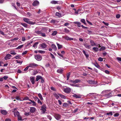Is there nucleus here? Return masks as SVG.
Here are the masks:
<instances>
[{
	"mask_svg": "<svg viewBox=\"0 0 121 121\" xmlns=\"http://www.w3.org/2000/svg\"><path fill=\"white\" fill-rule=\"evenodd\" d=\"M57 32L56 31H54L52 33V36H55L57 34Z\"/></svg>",
	"mask_w": 121,
	"mask_h": 121,
	"instance_id": "39",
	"label": "nucleus"
},
{
	"mask_svg": "<svg viewBox=\"0 0 121 121\" xmlns=\"http://www.w3.org/2000/svg\"><path fill=\"white\" fill-rule=\"evenodd\" d=\"M64 91L65 93H69L71 91V89L69 87L65 88L64 90Z\"/></svg>",
	"mask_w": 121,
	"mask_h": 121,
	"instance_id": "8",
	"label": "nucleus"
},
{
	"mask_svg": "<svg viewBox=\"0 0 121 121\" xmlns=\"http://www.w3.org/2000/svg\"><path fill=\"white\" fill-rule=\"evenodd\" d=\"M81 82V80L79 79H76L74 80H71L70 82L75 84Z\"/></svg>",
	"mask_w": 121,
	"mask_h": 121,
	"instance_id": "7",
	"label": "nucleus"
},
{
	"mask_svg": "<svg viewBox=\"0 0 121 121\" xmlns=\"http://www.w3.org/2000/svg\"><path fill=\"white\" fill-rule=\"evenodd\" d=\"M42 77L40 76H37L36 77V81H38L39 79H42Z\"/></svg>",
	"mask_w": 121,
	"mask_h": 121,
	"instance_id": "24",
	"label": "nucleus"
},
{
	"mask_svg": "<svg viewBox=\"0 0 121 121\" xmlns=\"http://www.w3.org/2000/svg\"><path fill=\"white\" fill-rule=\"evenodd\" d=\"M103 59L101 57H99L98 59V60L100 61H103Z\"/></svg>",
	"mask_w": 121,
	"mask_h": 121,
	"instance_id": "57",
	"label": "nucleus"
},
{
	"mask_svg": "<svg viewBox=\"0 0 121 121\" xmlns=\"http://www.w3.org/2000/svg\"><path fill=\"white\" fill-rule=\"evenodd\" d=\"M23 20L25 22L29 24H34V22L30 21L29 19L27 18H24L23 19Z\"/></svg>",
	"mask_w": 121,
	"mask_h": 121,
	"instance_id": "1",
	"label": "nucleus"
},
{
	"mask_svg": "<svg viewBox=\"0 0 121 121\" xmlns=\"http://www.w3.org/2000/svg\"><path fill=\"white\" fill-rule=\"evenodd\" d=\"M115 90L114 91H112L111 93H109L108 94H105L104 95V96L105 97H106L107 98H108L110 97H111L113 96V94H112L113 93V92L115 91V90Z\"/></svg>",
	"mask_w": 121,
	"mask_h": 121,
	"instance_id": "3",
	"label": "nucleus"
},
{
	"mask_svg": "<svg viewBox=\"0 0 121 121\" xmlns=\"http://www.w3.org/2000/svg\"><path fill=\"white\" fill-rule=\"evenodd\" d=\"M38 52L40 53H44L45 52L44 51L42 50H39Z\"/></svg>",
	"mask_w": 121,
	"mask_h": 121,
	"instance_id": "46",
	"label": "nucleus"
},
{
	"mask_svg": "<svg viewBox=\"0 0 121 121\" xmlns=\"http://www.w3.org/2000/svg\"><path fill=\"white\" fill-rule=\"evenodd\" d=\"M51 3L52 4H59L60 2L58 1L52 0L51 2Z\"/></svg>",
	"mask_w": 121,
	"mask_h": 121,
	"instance_id": "21",
	"label": "nucleus"
},
{
	"mask_svg": "<svg viewBox=\"0 0 121 121\" xmlns=\"http://www.w3.org/2000/svg\"><path fill=\"white\" fill-rule=\"evenodd\" d=\"M72 96L74 98H81V96L79 94H74Z\"/></svg>",
	"mask_w": 121,
	"mask_h": 121,
	"instance_id": "13",
	"label": "nucleus"
},
{
	"mask_svg": "<svg viewBox=\"0 0 121 121\" xmlns=\"http://www.w3.org/2000/svg\"><path fill=\"white\" fill-rule=\"evenodd\" d=\"M47 117L48 119H49V120H51L52 119L50 115H48L47 116Z\"/></svg>",
	"mask_w": 121,
	"mask_h": 121,
	"instance_id": "60",
	"label": "nucleus"
},
{
	"mask_svg": "<svg viewBox=\"0 0 121 121\" xmlns=\"http://www.w3.org/2000/svg\"><path fill=\"white\" fill-rule=\"evenodd\" d=\"M18 117V121H22V117L21 116L19 115L17 117Z\"/></svg>",
	"mask_w": 121,
	"mask_h": 121,
	"instance_id": "44",
	"label": "nucleus"
},
{
	"mask_svg": "<svg viewBox=\"0 0 121 121\" xmlns=\"http://www.w3.org/2000/svg\"><path fill=\"white\" fill-rule=\"evenodd\" d=\"M90 43L91 44V45L93 46H94L95 45V43L94 42V41H93L92 40H90Z\"/></svg>",
	"mask_w": 121,
	"mask_h": 121,
	"instance_id": "23",
	"label": "nucleus"
},
{
	"mask_svg": "<svg viewBox=\"0 0 121 121\" xmlns=\"http://www.w3.org/2000/svg\"><path fill=\"white\" fill-rule=\"evenodd\" d=\"M108 90H105L102 91L101 93V94L103 95L105 94L108 93Z\"/></svg>",
	"mask_w": 121,
	"mask_h": 121,
	"instance_id": "32",
	"label": "nucleus"
},
{
	"mask_svg": "<svg viewBox=\"0 0 121 121\" xmlns=\"http://www.w3.org/2000/svg\"><path fill=\"white\" fill-rule=\"evenodd\" d=\"M87 33L89 35L94 34V32H92L91 31L88 30Z\"/></svg>",
	"mask_w": 121,
	"mask_h": 121,
	"instance_id": "33",
	"label": "nucleus"
},
{
	"mask_svg": "<svg viewBox=\"0 0 121 121\" xmlns=\"http://www.w3.org/2000/svg\"><path fill=\"white\" fill-rule=\"evenodd\" d=\"M54 117L56 120H58L60 119L61 116L59 114H55Z\"/></svg>",
	"mask_w": 121,
	"mask_h": 121,
	"instance_id": "6",
	"label": "nucleus"
},
{
	"mask_svg": "<svg viewBox=\"0 0 121 121\" xmlns=\"http://www.w3.org/2000/svg\"><path fill=\"white\" fill-rule=\"evenodd\" d=\"M64 38L67 40H73V38H70L67 36H64Z\"/></svg>",
	"mask_w": 121,
	"mask_h": 121,
	"instance_id": "17",
	"label": "nucleus"
},
{
	"mask_svg": "<svg viewBox=\"0 0 121 121\" xmlns=\"http://www.w3.org/2000/svg\"><path fill=\"white\" fill-rule=\"evenodd\" d=\"M35 58L37 60L40 61L42 60V57L41 56L36 55L35 56Z\"/></svg>",
	"mask_w": 121,
	"mask_h": 121,
	"instance_id": "2",
	"label": "nucleus"
},
{
	"mask_svg": "<svg viewBox=\"0 0 121 121\" xmlns=\"http://www.w3.org/2000/svg\"><path fill=\"white\" fill-rule=\"evenodd\" d=\"M47 46L44 43H42L41 45V47L43 48H46L47 47Z\"/></svg>",
	"mask_w": 121,
	"mask_h": 121,
	"instance_id": "26",
	"label": "nucleus"
},
{
	"mask_svg": "<svg viewBox=\"0 0 121 121\" xmlns=\"http://www.w3.org/2000/svg\"><path fill=\"white\" fill-rule=\"evenodd\" d=\"M11 57V55L9 54H7L4 57V59L7 60L10 59Z\"/></svg>",
	"mask_w": 121,
	"mask_h": 121,
	"instance_id": "11",
	"label": "nucleus"
},
{
	"mask_svg": "<svg viewBox=\"0 0 121 121\" xmlns=\"http://www.w3.org/2000/svg\"><path fill=\"white\" fill-rule=\"evenodd\" d=\"M63 71V69H59L57 70V72L59 73H61Z\"/></svg>",
	"mask_w": 121,
	"mask_h": 121,
	"instance_id": "27",
	"label": "nucleus"
},
{
	"mask_svg": "<svg viewBox=\"0 0 121 121\" xmlns=\"http://www.w3.org/2000/svg\"><path fill=\"white\" fill-rule=\"evenodd\" d=\"M46 107L45 104L43 105L41 107V110L43 111L42 112L43 113H44L46 111Z\"/></svg>",
	"mask_w": 121,
	"mask_h": 121,
	"instance_id": "4",
	"label": "nucleus"
},
{
	"mask_svg": "<svg viewBox=\"0 0 121 121\" xmlns=\"http://www.w3.org/2000/svg\"><path fill=\"white\" fill-rule=\"evenodd\" d=\"M58 95L60 96L61 98H63L64 99H65L66 98L65 96L61 94H58Z\"/></svg>",
	"mask_w": 121,
	"mask_h": 121,
	"instance_id": "35",
	"label": "nucleus"
},
{
	"mask_svg": "<svg viewBox=\"0 0 121 121\" xmlns=\"http://www.w3.org/2000/svg\"><path fill=\"white\" fill-rule=\"evenodd\" d=\"M58 47V48L59 49L61 48L62 47V46L61 45H60L58 44V43H56Z\"/></svg>",
	"mask_w": 121,
	"mask_h": 121,
	"instance_id": "31",
	"label": "nucleus"
},
{
	"mask_svg": "<svg viewBox=\"0 0 121 121\" xmlns=\"http://www.w3.org/2000/svg\"><path fill=\"white\" fill-rule=\"evenodd\" d=\"M50 55H51V56L52 58L55 59V57L54 56V55L52 54V53H50Z\"/></svg>",
	"mask_w": 121,
	"mask_h": 121,
	"instance_id": "61",
	"label": "nucleus"
},
{
	"mask_svg": "<svg viewBox=\"0 0 121 121\" xmlns=\"http://www.w3.org/2000/svg\"><path fill=\"white\" fill-rule=\"evenodd\" d=\"M3 79H4L5 80H6L8 78V77L7 76H5L3 77Z\"/></svg>",
	"mask_w": 121,
	"mask_h": 121,
	"instance_id": "58",
	"label": "nucleus"
},
{
	"mask_svg": "<svg viewBox=\"0 0 121 121\" xmlns=\"http://www.w3.org/2000/svg\"><path fill=\"white\" fill-rule=\"evenodd\" d=\"M33 98L35 101H36L37 100L39 99L37 97L35 96Z\"/></svg>",
	"mask_w": 121,
	"mask_h": 121,
	"instance_id": "49",
	"label": "nucleus"
},
{
	"mask_svg": "<svg viewBox=\"0 0 121 121\" xmlns=\"http://www.w3.org/2000/svg\"><path fill=\"white\" fill-rule=\"evenodd\" d=\"M21 24L22 25V26H24V27H25L26 28L27 27V25L25 23H21Z\"/></svg>",
	"mask_w": 121,
	"mask_h": 121,
	"instance_id": "40",
	"label": "nucleus"
},
{
	"mask_svg": "<svg viewBox=\"0 0 121 121\" xmlns=\"http://www.w3.org/2000/svg\"><path fill=\"white\" fill-rule=\"evenodd\" d=\"M20 57H21V56H16L15 57H14V58L16 59H21Z\"/></svg>",
	"mask_w": 121,
	"mask_h": 121,
	"instance_id": "52",
	"label": "nucleus"
},
{
	"mask_svg": "<svg viewBox=\"0 0 121 121\" xmlns=\"http://www.w3.org/2000/svg\"><path fill=\"white\" fill-rule=\"evenodd\" d=\"M41 36L43 37H45L46 36V34L45 33H43L42 32V33L41 34Z\"/></svg>",
	"mask_w": 121,
	"mask_h": 121,
	"instance_id": "54",
	"label": "nucleus"
},
{
	"mask_svg": "<svg viewBox=\"0 0 121 121\" xmlns=\"http://www.w3.org/2000/svg\"><path fill=\"white\" fill-rule=\"evenodd\" d=\"M23 45H22L20 46H18L16 48L17 49H20L23 46Z\"/></svg>",
	"mask_w": 121,
	"mask_h": 121,
	"instance_id": "47",
	"label": "nucleus"
},
{
	"mask_svg": "<svg viewBox=\"0 0 121 121\" xmlns=\"http://www.w3.org/2000/svg\"><path fill=\"white\" fill-rule=\"evenodd\" d=\"M30 112H26L24 114L25 116H28L30 115Z\"/></svg>",
	"mask_w": 121,
	"mask_h": 121,
	"instance_id": "45",
	"label": "nucleus"
},
{
	"mask_svg": "<svg viewBox=\"0 0 121 121\" xmlns=\"http://www.w3.org/2000/svg\"><path fill=\"white\" fill-rule=\"evenodd\" d=\"M51 47L54 51H56V50L57 48L54 44H52L51 45Z\"/></svg>",
	"mask_w": 121,
	"mask_h": 121,
	"instance_id": "20",
	"label": "nucleus"
},
{
	"mask_svg": "<svg viewBox=\"0 0 121 121\" xmlns=\"http://www.w3.org/2000/svg\"><path fill=\"white\" fill-rule=\"evenodd\" d=\"M37 102L38 104H40L41 105L42 104L41 102L40 101L39 99L37 100Z\"/></svg>",
	"mask_w": 121,
	"mask_h": 121,
	"instance_id": "53",
	"label": "nucleus"
},
{
	"mask_svg": "<svg viewBox=\"0 0 121 121\" xmlns=\"http://www.w3.org/2000/svg\"><path fill=\"white\" fill-rule=\"evenodd\" d=\"M38 66V65L35 63H31L29 65L28 67L34 68H35V67H37Z\"/></svg>",
	"mask_w": 121,
	"mask_h": 121,
	"instance_id": "5",
	"label": "nucleus"
},
{
	"mask_svg": "<svg viewBox=\"0 0 121 121\" xmlns=\"http://www.w3.org/2000/svg\"><path fill=\"white\" fill-rule=\"evenodd\" d=\"M42 32L41 30L40 31L37 30L35 31V33L38 35H41Z\"/></svg>",
	"mask_w": 121,
	"mask_h": 121,
	"instance_id": "28",
	"label": "nucleus"
},
{
	"mask_svg": "<svg viewBox=\"0 0 121 121\" xmlns=\"http://www.w3.org/2000/svg\"><path fill=\"white\" fill-rule=\"evenodd\" d=\"M117 59L118 61H121V58L117 57Z\"/></svg>",
	"mask_w": 121,
	"mask_h": 121,
	"instance_id": "64",
	"label": "nucleus"
},
{
	"mask_svg": "<svg viewBox=\"0 0 121 121\" xmlns=\"http://www.w3.org/2000/svg\"><path fill=\"white\" fill-rule=\"evenodd\" d=\"M55 96L56 97V99H58L59 98V95H58V94H57L56 93H55L54 94Z\"/></svg>",
	"mask_w": 121,
	"mask_h": 121,
	"instance_id": "41",
	"label": "nucleus"
},
{
	"mask_svg": "<svg viewBox=\"0 0 121 121\" xmlns=\"http://www.w3.org/2000/svg\"><path fill=\"white\" fill-rule=\"evenodd\" d=\"M106 48L105 47H102L100 49V50H103L105 49Z\"/></svg>",
	"mask_w": 121,
	"mask_h": 121,
	"instance_id": "56",
	"label": "nucleus"
},
{
	"mask_svg": "<svg viewBox=\"0 0 121 121\" xmlns=\"http://www.w3.org/2000/svg\"><path fill=\"white\" fill-rule=\"evenodd\" d=\"M106 114L108 115H110L112 116V112H110L108 113H106Z\"/></svg>",
	"mask_w": 121,
	"mask_h": 121,
	"instance_id": "50",
	"label": "nucleus"
},
{
	"mask_svg": "<svg viewBox=\"0 0 121 121\" xmlns=\"http://www.w3.org/2000/svg\"><path fill=\"white\" fill-rule=\"evenodd\" d=\"M29 67H28V66L27 67H26L24 69V71H27Z\"/></svg>",
	"mask_w": 121,
	"mask_h": 121,
	"instance_id": "62",
	"label": "nucleus"
},
{
	"mask_svg": "<svg viewBox=\"0 0 121 121\" xmlns=\"http://www.w3.org/2000/svg\"><path fill=\"white\" fill-rule=\"evenodd\" d=\"M81 22L84 23L85 25H86V23L85 22V20L84 19H82L81 20Z\"/></svg>",
	"mask_w": 121,
	"mask_h": 121,
	"instance_id": "38",
	"label": "nucleus"
},
{
	"mask_svg": "<svg viewBox=\"0 0 121 121\" xmlns=\"http://www.w3.org/2000/svg\"><path fill=\"white\" fill-rule=\"evenodd\" d=\"M70 72H69L68 73H67V80H68L69 78L70 75Z\"/></svg>",
	"mask_w": 121,
	"mask_h": 121,
	"instance_id": "36",
	"label": "nucleus"
},
{
	"mask_svg": "<svg viewBox=\"0 0 121 121\" xmlns=\"http://www.w3.org/2000/svg\"><path fill=\"white\" fill-rule=\"evenodd\" d=\"M36 110V108L34 107H30V112L31 113H33Z\"/></svg>",
	"mask_w": 121,
	"mask_h": 121,
	"instance_id": "10",
	"label": "nucleus"
},
{
	"mask_svg": "<svg viewBox=\"0 0 121 121\" xmlns=\"http://www.w3.org/2000/svg\"><path fill=\"white\" fill-rule=\"evenodd\" d=\"M30 80L32 83L34 84L35 83V77H30Z\"/></svg>",
	"mask_w": 121,
	"mask_h": 121,
	"instance_id": "15",
	"label": "nucleus"
},
{
	"mask_svg": "<svg viewBox=\"0 0 121 121\" xmlns=\"http://www.w3.org/2000/svg\"><path fill=\"white\" fill-rule=\"evenodd\" d=\"M97 68L99 69L100 68V66L96 63L93 64Z\"/></svg>",
	"mask_w": 121,
	"mask_h": 121,
	"instance_id": "34",
	"label": "nucleus"
},
{
	"mask_svg": "<svg viewBox=\"0 0 121 121\" xmlns=\"http://www.w3.org/2000/svg\"><path fill=\"white\" fill-rule=\"evenodd\" d=\"M87 82L91 84H95L96 83V82L94 81L91 80L87 81Z\"/></svg>",
	"mask_w": 121,
	"mask_h": 121,
	"instance_id": "14",
	"label": "nucleus"
},
{
	"mask_svg": "<svg viewBox=\"0 0 121 121\" xmlns=\"http://www.w3.org/2000/svg\"><path fill=\"white\" fill-rule=\"evenodd\" d=\"M56 16L59 17H61L62 16L61 14L60 13L57 12L56 13Z\"/></svg>",
	"mask_w": 121,
	"mask_h": 121,
	"instance_id": "25",
	"label": "nucleus"
},
{
	"mask_svg": "<svg viewBox=\"0 0 121 121\" xmlns=\"http://www.w3.org/2000/svg\"><path fill=\"white\" fill-rule=\"evenodd\" d=\"M84 45L85 47V48L87 49H90L91 48L90 45H89L87 43H84L83 44Z\"/></svg>",
	"mask_w": 121,
	"mask_h": 121,
	"instance_id": "12",
	"label": "nucleus"
},
{
	"mask_svg": "<svg viewBox=\"0 0 121 121\" xmlns=\"http://www.w3.org/2000/svg\"><path fill=\"white\" fill-rule=\"evenodd\" d=\"M63 106L65 107H67L68 106V104L66 103H65L63 104Z\"/></svg>",
	"mask_w": 121,
	"mask_h": 121,
	"instance_id": "51",
	"label": "nucleus"
},
{
	"mask_svg": "<svg viewBox=\"0 0 121 121\" xmlns=\"http://www.w3.org/2000/svg\"><path fill=\"white\" fill-rule=\"evenodd\" d=\"M64 32H66L67 33H68L69 32V31L66 28H65L64 29Z\"/></svg>",
	"mask_w": 121,
	"mask_h": 121,
	"instance_id": "43",
	"label": "nucleus"
},
{
	"mask_svg": "<svg viewBox=\"0 0 121 121\" xmlns=\"http://www.w3.org/2000/svg\"><path fill=\"white\" fill-rule=\"evenodd\" d=\"M24 100H29V101L30 100H31L29 99V98L27 97H25L23 99Z\"/></svg>",
	"mask_w": 121,
	"mask_h": 121,
	"instance_id": "48",
	"label": "nucleus"
},
{
	"mask_svg": "<svg viewBox=\"0 0 121 121\" xmlns=\"http://www.w3.org/2000/svg\"><path fill=\"white\" fill-rule=\"evenodd\" d=\"M29 101L31 102V104H32V105L34 106H36V103L34 100H30Z\"/></svg>",
	"mask_w": 121,
	"mask_h": 121,
	"instance_id": "22",
	"label": "nucleus"
},
{
	"mask_svg": "<svg viewBox=\"0 0 121 121\" xmlns=\"http://www.w3.org/2000/svg\"><path fill=\"white\" fill-rule=\"evenodd\" d=\"M39 43L38 42H35L33 45V47L34 48H37L38 44Z\"/></svg>",
	"mask_w": 121,
	"mask_h": 121,
	"instance_id": "29",
	"label": "nucleus"
},
{
	"mask_svg": "<svg viewBox=\"0 0 121 121\" xmlns=\"http://www.w3.org/2000/svg\"><path fill=\"white\" fill-rule=\"evenodd\" d=\"M80 84H74V86L77 87H80Z\"/></svg>",
	"mask_w": 121,
	"mask_h": 121,
	"instance_id": "59",
	"label": "nucleus"
},
{
	"mask_svg": "<svg viewBox=\"0 0 121 121\" xmlns=\"http://www.w3.org/2000/svg\"><path fill=\"white\" fill-rule=\"evenodd\" d=\"M120 17V15L119 14H118L116 15V17L117 18H119Z\"/></svg>",
	"mask_w": 121,
	"mask_h": 121,
	"instance_id": "63",
	"label": "nucleus"
},
{
	"mask_svg": "<svg viewBox=\"0 0 121 121\" xmlns=\"http://www.w3.org/2000/svg\"><path fill=\"white\" fill-rule=\"evenodd\" d=\"M1 113L3 115H6L7 113V112L5 110H1L0 111Z\"/></svg>",
	"mask_w": 121,
	"mask_h": 121,
	"instance_id": "19",
	"label": "nucleus"
},
{
	"mask_svg": "<svg viewBox=\"0 0 121 121\" xmlns=\"http://www.w3.org/2000/svg\"><path fill=\"white\" fill-rule=\"evenodd\" d=\"M39 4V2L37 0L34 1L32 3V5L33 6H37Z\"/></svg>",
	"mask_w": 121,
	"mask_h": 121,
	"instance_id": "9",
	"label": "nucleus"
},
{
	"mask_svg": "<svg viewBox=\"0 0 121 121\" xmlns=\"http://www.w3.org/2000/svg\"><path fill=\"white\" fill-rule=\"evenodd\" d=\"M119 114L118 113H116L114 114V117H117L119 115Z\"/></svg>",
	"mask_w": 121,
	"mask_h": 121,
	"instance_id": "55",
	"label": "nucleus"
},
{
	"mask_svg": "<svg viewBox=\"0 0 121 121\" xmlns=\"http://www.w3.org/2000/svg\"><path fill=\"white\" fill-rule=\"evenodd\" d=\"M14 114L15 117H18L20 115L19 112L17 111H16L14 112Z\"/></svg>",
	"mask_w": 121,
	"mask_h": 121,
	"instance_id": "16",
	"label": "nucleus"
},
{
	"mask_svg": "<svg viewBox=\"0 0 121 121\" xmlns=\"http://www.w3.org/2000/svg\"><path fill=\"white\" fill-rule=\"evenodd\" d=\"M92 49L95 52H97L98 50V48L96 47H93Z\"/></svg>",
	"mask_w": 121,
	"mask_h": 121,
	"instance_id": "37",
	"label": "nucleus"
},
{
	"mask_svg": "<svg viewBox=\"0 0 121 121\" xmlns=\"http://www.w3.org/2000/svg\"><path fill=\"white\" fill-rule=\"evenodd\" d=\"M58 54L59 56H60V57H61L62 58H63V59L65 58V57H64V56H63V55L61 54L60 53H58Z\"/></svg>",
	"mask_w": 121,
	"mask_h": 121,
	"instance_id": "42",
	"label": "nucleus"
},
{
	"mask_svg": "<svg viewBox=\"0 0 121 121\" xmlns=\"http://www.w3.org/2000/svg\"><path fill=\"white\" fill-rule=\"evenodd\" d=\"M38 96L40 98L41 100H43V99L42 96V95L40 93H39L38 94Z\"/></svg>",
	"mask_w": 121,
	"mask_h": 121,
	"instance_id": "30",
	"label": "nucleus"
},
{
	"mask_svg": "<svg viewBox=\"0 0 121 121\" xmlns=\"http://www.w3.org/2000/svg\"><path fill=\"white\" fill-rule=\"evenodd\" d=\"M82 52L86 58H88L89 57V54L87 53V52H86L85 50H82Z\"/></svg>",
	"mask_w": 121,
	"mask_h": 121,
	"instance_id": "18",
	"label": "nucleus"
}]
</instances>
